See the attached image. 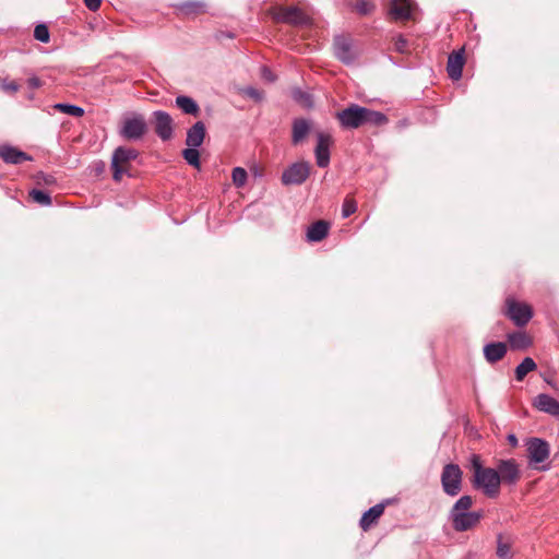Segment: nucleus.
I'll return each mask as SVG.
<instances>
[{
    "label": "nucleus",
    "instance_id": "cd10ccee",
    "mask_svg": "<svg viewBox=\"0 0 559 559\" xmlns=\"http://www.w3.org/2000/svg\"><path fill=\"white\" fill-rule=\"evenodd\" d=\"M537 367L536 362L531 357H525L522 362L515 368V379L522 381L526 374Z\"/></svg>",
    "mask_w": 559,
    "mask_h": 559
},
{
    "label": "nucleus",
    "instance_id": "9b49d317",
    "mask_svg": "<svg viewBox=\"0 0 559 559\" xmlns=\"http://www.w3.org/2000/svg\"><path fill=\"white\" fill-rule=\"evenodd\" d=\"M332 145V136L325 132L317 133V145L314 148V156L317 165L325 168L330 164V146Z\"/></svg>",
    "mask_w": 559,
    "mask_h": 559
},
{
    "label": "nucleus",
    "instance_id": "f257e3e1",
    "mask_svg": "<svg viewBox=\"0 0 559 559\" xmlns=\"http://www.w3.org/2000/svg\"><path fill=\"white\" fill-rule=\"evenodd\" d=\"M471 467L473 469L472 484L474 488L480 489L489 498L497 497L501 485L498 472L495 468L484 467L480 457L476 454L471 457Z\"/></svg>",
    "mask_w": 559,
    "mask_h": 559
},
{
    "label": "nucleus",
    "instance_id": "a211bd4d",
    "mask_svg": "<svg viewBox=\"0 0 559 559\" xmlns=\"http://www.w3.org/2000/svg\"><path fill=\"white\" fill-rule=\"evenodd\" d=\"M0 157L9 164L19 165L22 164L25 160H31V157L17 150L16 147L10 146V145H1L0 146Z\"/></svg>",
    "mask_w": 559,
    "mask_h": 559
},
{
    "label": "nucleus",
    "instance_id": "5701e85b",
    "mask_svg": "<svg viewBox=\"0 0 559 559\" xmlns=\"http://www.w3.org/2000/svg\"><path fill=\"white\" fill-rule=\"evenodd\" d=\"M384 508H385L384 503H378V504L371 507L369 510H367L360 519V527L364 531L369 530L378 521V519L383 514Z\"/></svg>",
    "mask_w": 559,
    "mask_h": 559
},
{
    "label": "nucleus",
    "instance_id": "f3484780",
    "mask_svg": "<svg viewBox=\"0 0 559 559\" xmlns=\"http://www.w3.org/2000/svg\"><path fill=\"white\" fill-rule=\"evenodd\" d=\"M464 66L463 50L453 51L449 55L447 71L452 80H460L462 76V70Z\"/></svg>",
    "mask_w": 559,
    "mask_h": 559
},
{
    "label": "nucleus",
    "instance_id": "9d476101",
    "mask_svg": "<svg viewBox=\"0 0 559 559\" xmlns=\"http://www.w3.org/2000/svg\"><path fill=\"white\" fill-rule=\"evenodd\" d=\"M333 48L335 57L345 64H352L358 56L353 40L344 35L335 36Z\"/></svg>",
    "mask_w": 559,
    "mask_h": 559
},
{
    "label": "nucleus",
    "instance_id": "6e6552de",
    "mask_svg": "<svg viewBox=\"0 0 559 559\" xmlns=\"http://www.w3.org/2000/svg\"><path fill=\"white\" fill-rule=\"evenodd\" d=\"M336 119L343 129H358L365 124V107L352 104L337 111Z\"/></svg>",
    "mask_w": 559,
    "mask_h": 559
},
{
    "label": "nucleus",
    "instance_id": "c85d7f7f",
    "mask_svg": "<svg viewBox=\"0 0 559 559\" xmlns=\"http://www.w3.org/2000/svg\"><path fill=\"white\" fill-rule=\"evenodd\" d=\"M388 122L384 114L365 107V124L382 126Z\"/></svg>",
    "mask_w": 559,
    "mask_h": 559
},
{
    "label": "nucleus",
    "instance_id": "1a4fd4ad",
    "mask_svg": "<svg viewBox=\"0 0 559 559\" xmlns=\"http://www.w3.org/2000/svg\"><path fill=\"white\" fill-rule=\"evenodd\" d=\"M310 175V164L301 160L288 166L282 174L281 180L284 186L302 185Z\"/></svg>",
    "mask_w": 559,
    "mask_h": 559
},
{
    "label": "nucleus",
    "instance_id": "39448f33",
    "mask_svg": "<svg viewBox=\"0 0 559 559\" xmlns=\"http://www.w3.org/2000/svg\"><path fill=\"white\" fill-rule=\"evenodd\" d=\"M462 476L463 473L457 464H447L441 473V485L443 491L450 496L455 497L462 490Z\"/></svg>",
    "mask_w": 559,
    "mask_h": 559
},
{
    "label": "nucleus",
    "instance_id": "2f4dec72",
    "mask_svg": "<svg viewBox=\"0 0 559 559\" xmlns=\"http://www.w3.org/2000/svg\"><path fill=\"white\" fill-rule=\"evenodd\" d=\"M29 197L32 198V200L40 205H50L51 204V198L50 195L43 191V190H37V189H34L29 192Z\"/></svg>",
    "mask_w": 559,
    "mask_h": 559
},
{
    "label": "nucleus",
    "instance_id": "e433bc0d",
    "mask_svg": "<svg viewBox=\"0 0 559 559\" xmlns=\"http://www.w3.org/2000/svg\"><path fill=\"white\" fill-rule=\"evenodd\" d=\"M407 47H408V41H407V39L404 36L397 35L394 38V49L397 52H400V53L407 52Z\"/></svg>",
    "mask_w": 559,
    "mask_h": 559
},
{
    "label": "nucleus",
    "instance_id": "bb28decb",
    "mask_svg": "<svg viewBox=\"0 0 559 559\" xmlns=\"http://www.w3.org/2000/svg\"><path fill=\"white\" fill-rule=\"evenodd\" d=\"M496 555L500 559H513L512 542L510 538H504L502 534L497 536Z\"/></svg>",
    "mask_w": 559,
    "mask_h": 559
},
{
    "label": "nucleus",
    "instance_id": "37998d69",
    "mask_svg": "<svg viewBox=\"0 0 559 559\" xmlns=\"http://www.w3.org/2000/svg\"><path fill=\"white\" fill-rule=\"evenodd\" d=\"M27 84L31 88H38L41 86V81L37 76H32L27 80Z\"/></svg>",
    "mask_w": 559,
    "mask_h": 559
},
{
    "label": "nucleus",
    "instance_id": "f8f14e48",
    "mask_svg": "<svg viewBox=\"0 0 559 559\" xmlns=\"http://www.w3.org/2000/svg\"><path fill=\"white\" fill-rule=\"evenodd\" d=\"M276 20L296 26L309 23V16L297 7L281 8L276 13Z\"/></svg>",
    "mask_w": 559,
    "mask_h": 559
},
{
    "label": "nucleus",
    "instance_id": "dca6fc26",
    "mask_svg": "<svg viewBox=\"0 0 559 559\" xmlns=\"http://www.w3.org/2000/svg\"><path fill=\"white\" fill-rule=\"evenodd\" d=\"M534 406L540 412L559 417V402L549 394H538L535 397Z\"/></svg>",
    "mask_w": 559,
    "mask_h": 559
},
{
    "label": "nucleus",
    "instance_id": "2eb2a0df",
    "mask_svg": "<svg viewBox=\"0 0 559 559\" xmlns=\"http://www.w3.org/2000/svg\"><path fill=\"white\" fill-rule=\"evenodd\" d=\"M415 3L413 0H392L390 14L394 20H409L413 17Z\"/></svg>",
    "mask_w": 559,
    "mask_h": 559
},
{
    "label": "nucleus",
    "instance_id": "4468645a",
    "mask_svg": "<svg viewBox=\"0 0 559 559\" xmlns=\"http://www.w3.org/2000/svg\"><path fill=\"white\" fill-rule=\"evenodd\" d=\"M155 122V132L163 140L167 141L173 136V119L170 115L163 110L153 112Z\"/></svg>",
    "mask_w": 559,
    "mask_h": 559
},
{
    "label": "nucleus",
    "instance_id": "b1692460",
    "mask_svg": "<svg viewBox=\"0 0 559 559\" xmlns=\"http://www.w3.org/2000/svg\"><path fill=\"white\" fill-rule=\"evenodd\" d=\"M328 233L329 224L324 221H318L308 227L307 240L310 242H319L328 236Z\"/></svg>",
    "mask_w": 559,
    "mask_h": 559
},
{
    "label": "nucleus",
    "instance_id": "0eeeda50",
    "mask_svg": "<svg viewBox=\"0 0 559 559\" xmlns=\"http://www.w3.org/2000/svg\"><path fill=\"white\" fill-rule=\"evenodd\" d=\"M506 316L516 325H526L533 317V310L530 305L516 301L512 297L506 299Z\"/></svg>",
    "mask_w": 559,
    "mask_h": 559
},
{
    "label": "nucleus",
    "instance_id": "4be33fe9",
    "mask_svg": "<svg viewBox=\"0 0 559 559\" xmlns=\"http://www.w3.org/2000/svg\"><path fill=\"white\" fill-rule=\"evenodd\" d=\"M311 129V124L308 120L304 118L295 119L293 122L292 130V142L297 145L301 143L306 136L309 134Z\"/></svg>",
    "mask_w": 559,
    "mask_h": 559
},
{
    "label": "nucleus",
    "instance_id": "6ab92c4d",
    "mask_svg": "<svg viewBox=\"0 0 559 559\" xmlns=\"http://www.w3.org/2000/svg\"><path fill=\"white\" fill-rule=\"evenodd\" d=\"M508 350V346L503 342L488 343L484 346V356L489 364L501 360Z\"/></svg>",
    "mask_w": 559,
    "mask_h": 559
},
{
    "label": "nucleus",
    "instance_id": "ddd939ff",
    "mask_svg": "<svg viewBox=\"0 0 559 559\" xmlns=\"http://www.w3.org/2000/svg\"><path fill=\"white\" fill-rule=\"evenodd\" d=\"M501 483L513 485L520 479V469L515 460H501L498 463L497 469Z\"/></svg>",
    "mask_w": 559,
    "mask_h": 559
},
{
    "label": "nucleus",
    "instance_id": "c9c22d12",
    "mask_svg": "<svg viewBox=\"0 0 559 559\" xmlns=\"http://www.w3.org/2000/svg\"><path fill=\"white\" fill-rule=\"evenodd\" d=\"M357 210V204L353 199H345L342 206V215L344 218L354 214Z\"/></svg>",
    "mask_w": 559,
    "mask_h": 559
},
{
    "label": "nucleus",
    "instance_id": "c03bdc74",
    "mask_svg": "<svg viewBox=\"0 0 559 559\" xmlns=\"http://www.w3.org/2000/svg\"><path fill=\"white\" fill-rule=\"evenodd\" d=\"M507 440L511 447L518 445V438L515 435H513V433L508 435Z\"/></svg>",
    "mask_w": 559,
    "mask_h": 559
},
{
    "label": "nucleus",
    "instance_id": "a19ab883",
    "mask_svg": "<svg viewBox=\"0 0 559 559\" xmlns=\"http://www.w3.org/2000/svg\"><path fill=\"white\" fill-rule=\"evenodd\" d=\"M261 75L267 82H274L275 81V75L266 67L261 68Z\"/></svg>",
    "mask_w": 559,
    "mask_h": 559
},
{
    "label": "nucleus",
    "instance_id": "20e7f679",
    "mask_svg": "<svg viewBox=\"0 0 559 559\" xmlns=\"http://www.w3.org/2000/svg\"><path fill=\"white\" fill-rule=\"evenodd\" d=\"M146 131L147 124L143 115L132 112L123 118L119 129V134L124 140L138 141L143 138Z\"/></svg>",
    "mask_w": 559,
    "mask_h": 559
},
{
    "label": "nucleus",
    "instance_id": "c756f323",
    "mask_svg": "<svg viewBox=\"0 0 559 559\" xmlns=\"http://www.w3.org/2000/svg\"><path fill=\"white\" fill-rule=\"evenodd\" d=\"M53 107L56 110L72 117H82L84 115V109L76 105L58 103Z\"/></svg>",
    "mask_w": 559,
    "mask_h": 559
},
{
    "label": "nucleus",
    "instance_id": "412c9836",
    "mask_svg": "<svg viewBox=\"0 0 559 559\" xmlns=\"http://www.w3.org/2000/svg\"><path fill=\"white\" fill-rule=\"evenodd\" d=\"M178 14L183 16H194L205 12L206 5L201 1H185L175 4Z\"/></svg>",
    "mask_w": 559,
    "mask_h": 559
},
{
    "label": "nucleus",
    "instance_id": "393cba45",
    "mask_svg": "<svg viewBox=\"0 0 559 559\" xmlns=\"http://www.w3.org/2000/svg\"><path fill=\"white\" fill-rule=\"evenodd\" d=\"M507 338L510 347L514 350H524L532 345L531 337L522 331L509 333Z\"/></svg>",
    "mask_w": 559,
    "mask_h": 559
},
{
    "label": "nucleus",
    "instance_id": "f704fd0d",
    "mask_svg": "<svg viewBox=\"0 0 559 559\" xmlns=\"http://www.w3.org/2000/svg\"><path fill=\"white\" fill-rule=\"evenodd\" d=\"M293 97H294L295 100L299 102L305 107H311L312 106L311 96L308 93L302 92L301 90H295L293 92Z\"/></svg>",
    "mask_w": 559,
    "mask_h": 559
},
{
    "label": "nucleus",
    "instance_id": "473e14b6",
    "mask_svg": "<svg viewBox=\"0 0 559 559\" xmlns=\"http://www.w3.org/2000/svg\"><path fill=\"white\" fill-rule=\"evenodd\" d=\"M247 171L242 167H235L231 173L233 182L236 187H243L247 181Z\"/></svg>",
    "mask_w": 559,
    "mask_h": 559
},
{
    "label": "nucleus",
    "instance_id": "f03ea898",
    "mask_svg": "<svg viewBox=\"0 0 559 559\" xmlns=\"http://www.w3.org/2000/svg\"><path fill=\"white\" fill-rule=\"evenodd\" d=\"M473 504L471 496H462L452 507L449 513L452 527L455 532H466L474 528L483 518L481 511H469Z\"/></svg>",
    "mask_w": 559,
    "mask_h": 559
},
{
    "label": "nucleus",
    "instance_id": "7c9ffc66",
    "mask_svg": "<svg viewBox=\"0 0 559 559\" xmlns=\"http://www.w3.org/2000/svg\"><path fill=\"white\" fill-rule=\"evenodd\" d=\"M182 156L189 165L195 168H200V154L198 147L185 148L182 151Z\"/></svg>",
    "mask_w": 559,
    "mask_h": 559
},
{
    "label": "nucleus",
    "instance_id": "aec40b11",
    "mask_svg": "<svg viewBox=\"0 0 559 559\" xmlns=\"http://www.w3.org/2000/svg\"><path fill=\"white\" fill-rule=\"evenodd\" d=\"M205 138V124L202 121H197L187 131L186 144L188 147H199L202 145Z\"/></svg>",
    "mask_w": 559,
    "mask_h": 559
},
{
    "label": "nucleus",
    "instance_id": "72a5a7b5",
    "mask_svg": "<svg viewBox=\"0 0 559 559\" xmlns=\"http://www.w3.org/2000/svg\"><path fill=\"white\" fill-rule=\"evenodd\" d=\"M34 37L40 43L49 41V29L45 24H39L34 29Z\"/></svg>",
    "mask_w": 559,
    "mask_h": 559
},
{
    "label": "nucleus",
    "instance_id": "58836bf2",
    "mask_svg": "<svg viewBox=\"0 0 559 559\" xmlns=\"http://www.w3.org/2000/svg\"><path fill=\"white\" fill-rule=\"evenodd\" d=\"M1 87L3 91L11 93V94L17 92L20 88L19 84L14 81H11V82L3 81Z\"/></svg>",
    "mask_w": 559,
    "mask_h": 559
},
{
    "label": "nucleus",
    "instance_id": "423d86ee",
    "mask_svg": "<svg viewBox=\"0 0 559 559\" xmlns=\"http://www.w3.org/2000/svg\"><path fill=\"white\" fill-rule=\"evenodd\" d=\"M138 157V152L133 148L119 146L114 151L111 157L112 178L120 181L123 174L128 173V165Z\"/></svg>",
    "mask_w": 559,
    "mask_h": 559
},
{
    "label": "nucleus",
    "instance_id": "ea45409f",
    "mask_svg": "<svg viewBox=\"0 0 559 559\" xmlns=\"http://www.w3.org/2000/svg\"><path fill=\"white\" fill-rule=\"evenodd\" d=\"M86 8L93 12L97 11L103 0H83Z\"/></svg>",
    "mask_w": 559,
    "mask_h": 559
},
{
    "label": "nucleus",
    "instance_id": "a878e982",
    "mask_svg": "<svg viewBox=\"0 0 559 559\" xmlns=\"http://www.w3.org/2000/svg\"><path fill=\"white\" fill-rule=\"evenodd\" d=\"M176 106L187 115L198 116L200 112V107L198 103L186 95H179L175 99Z\"/></svg>",
    "mask_w": 559,
    "mask_h": 559
},
{
    "label": "nucleus",
    "instance_id": "7ed1b4c3",
    "mask_svg": "<svg viewBox=\"0 0 559 559\" xmlns=\"http://www.w3.org/2000/svg\"><path fill=\"white\" fill-rule=\"evenodd\" d=\"M528 464L537 471H548L550 468L549 456L550 445L540 438H528L525 441Z\"/></svg>",
    "mask_w": 559,
    "mask_h": 559
},
{
    "label": "nucleus",
    "instance_id": "4c0bfd02",
    "mask_svg": "<svg viewBox=\"0 0 559 559\" xmlns=\"http://www.w3.org/2000/svg\"><path fill=\"white\" fill-rule=\"evenodd\" d=\"M372 9V4L366 0H359L357 3H356V10L360 13V14H368Z\"/></svg>",
    "mask_w": 559,
    "mask_h": 559
},
{
    "label": "nucleus",
    "instance_id": "79ce46f5",
    "mask_svg": "<svg viewBox=\"0 0 559 559\" xmlns=\"http://www.w3.org/2000/svg\"><path fill=\"white\" fill-rule=\"evenodd\" d=\"M246 94H247L249 97L254 98V99H257V100H260V99L262 98V94H261L258 90H255V88H253V87H248V88L246 90Z\"/></svg>",
    "mask_w": 559,
    "mask_h": 559
}]
</instances>
